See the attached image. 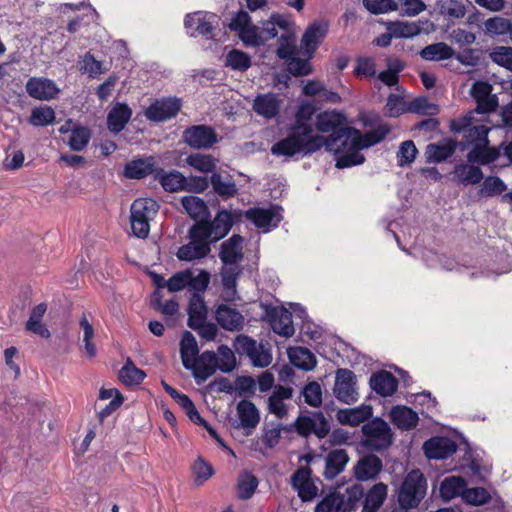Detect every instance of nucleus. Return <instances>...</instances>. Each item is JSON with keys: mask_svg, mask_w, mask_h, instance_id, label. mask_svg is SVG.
I'll list each match as a JSON object with an SVG mask.
<instances>
[{"mask_svg": "<svg viewBox=\"0 0 512 512\" xmlns=\"http://www.w3.org/2000/svg\"><path fill=\"white\" fill-rule=\"evenodd\" d=\"M321 135H309L308 127H290L287 135L271 146V154L292 158L296 155L309 156L323 147Z\"/></svg>", "mask_w": 512, "mask_h": 512, "instance_id": "f257e3e1", "label": "nucleus"}, {"mask_svg": "<svg viewBox=\"0 0 512 512\" xmlns=\"http://www.w3.org/2000/svg\"><path fill=\"white\" fill-rule=\"evenodd\" d=\"M490 128L484 124H476L463 134L458 143L461 150L469 149L467 161L487 165L497 160L499 153L495 148L489 147L488 133Z\"/></svg>", "mask_w": 512, "mask_h": 512, "instance_id": "f03ea898", "label": "nucleus"}, {"mask_svg": "<svg viewBox=\"0 0 512 512\" xmlns=\"http://www.w3.org/2000/svg\"><path fill=\"white\" fill-rule=\"evenodd\" d=\"M345 124V115L337 110L324 111L316 116V129L321 133H330L327 137L321 136L326 150H337V143L348 139V133L345 130L351 127Z\"/></svg>", "mask_w": 512, "mask_h": 512, "instance_id": "7ed1b4c3", "label": "nucleus"}, {"mask_svg": "<svg viewBox=\"0 0 512 512\" xmlns=\"http://www.w3.org/2000/svg\"><path fill=\"white\" fill-rule=\"evenodd\" d=\"M427 482L419 469L411 470L404 478L397 495L401 509L409 510L418 507L426 495Z\"/></svg>", "mask_w": 512, "mask_h": 512, "instance_id": "20e7f679", "label": "nucleus"}, {"mask_svg": "<svg viewBox=\"0 0 512 512\" xmlns=\"http://www.w3.org/2000/svg\"><path fill=\"white\" fill-rule=\"evenodd\" d=\"M364 438L361 445L369 450L381 452L393 443V433L388 423L380 417H375L365 423L362 428Z\"/></svg>", "mask_w": 512, "mask_h": 512, "instance_id": "39448f33", "label": "nucleus"}, {"mask_svg": "<svg viewBox=\"0 0 512 512\" xmlns=\"http://www.w3.org/2000/svg\"><path fill=\"white\" fill-rule=\"evenodd\" d=\"M158 210V203L151 198L134 200L130 208V223L136 237L144 239L149 235V222L156 216Z\"/></svg>", "mask_w": 512, "mask_h": 512, "instance_id": "423d86ee", "label": "nucleus"}, {"mask_svg": "<svg viewBox=\"0 0 512 512\" xmlns=\"http://www.w3.org/2000/svg\"><path fill=\"white\" fill-rule=\"evenodd\" d=\"M284 431H295L301 437H309L314 434L319 439H324L330 433L331 427L328 419L321 411L312 412L310 415H299L295 421L283 427Z\"/></svg>", "mask_w": 512, "mask_h": 512, "instance_id": "0eeeda50", "label": "nucleus"}, {"mask_svg": "<svg viewBox=\"0 0 512 512\" xmlns=\"http://www.w3.org/2000/svg\"><path fill=\"white\" fill-rule=\"evenodd\" d=\"M205 229L200 225H193L188 231L190 241L182 245L176 256L181 261H193L206 257L210 251L212 243L204 232Z\"/></svg>", "mask_w": 512, "mask_h": 512, "instance_id": "6e6552de", "label": "nucleus"}, {"mask_svg": "<svg viewBox=\"0 0 512 512\" xmlns=\"http://www.w3.org/2000/svg\"><path fill=\"white\" fill-rule=\"evenodd\" d=\"M233 349L240 356H247L256 367H267L272 362V355L262 343H257L251 337L240 334L235 337Z\"/></svg>", "mask_w": 512, "mask_h": 512, "instance_id": "1a4fd4ad", "label": "nucleus"}, {"mask_svg": "<svg viewBox=\"0 0 512 512\" xmlns=\"http://www.w3.org/2000/svg\"><path fill=\"white\" fill-rule=\"evenodd\" d=\"M219 25V17L211 12L196 11L185 16L184 26L190 37L202 36L206 39L214 37V30Z\"/></svg>", "mask_w": 512, "mask_h": 512, "instance_id": "9d476101", "label": "nucleus"}, {"mask_svg": "<svg viewBox=\"0 0 512 512\" xmlns=\"http://www.w3.org/2000/svg\"><path fill=\"white\" fill-rule=\"evenodd\" d=\"M245 217L266 233L276 228L282 221V208L278 205H270L267 208L253 207L245 212Z\"/></svg>", "mask_w": 512, "mask_h": 512, "instance_id": "9b49d317", "label": "nucleus"}, {"mask_svg": "<svg viewBox=\"0 0 512 512\" xmlns=\"http://www.w3.org/2000/svg\"><path fill=\"white\" fill-rule=\"evenodd\" d=\"M182 138L188 146L194 149H210L219 141L215 129L205 124L187 127L183 131Z\"/></svg>", "mask_w": 512, "mask_h": 512, "instance_id": "f8f14e48", "label": "nucleus"}, {"mask_svg": "<svg viewBox=\"0 0 512 512\" xmlns=\"http://www.w3.org/2000/svg\"><path fill=\"white\" fill-rule=\"evenodd\" d=\"M333 393L340 402L345 404L358 401L359 394L356 389V376L353 371L344 368L336 371Z\"/></svg>", "mask_w": 512, "mask_h": 512, "instance_id": "ddd939ff", "label": "nucleus"}, {"mask_svg": "<svg viewBox=\"0 0 512 512\" xmlns=\"http://www.w3.org/2000/svg\"><path fill=\"white\" fill-rule=\"evenodd\" d=\"M181 101L178 98H162L155 100L145 110V117L152 122H164L174 118L181 109Z\"/></svg>", "mask_w": 512, "mask_h": 512, "instance_id": "4468645a", "label": "nucleus"}, {"mask_svg": "<svg viewBox=\"0 0 512 512\" xmlns=\"http://www.w3.org/2000/svg\"><path fill=\"white\" fill-rule=\"evenodd\" d=\"M328 33V24L324 21H314L305 29L300 41L301 52L312 58L317 48Z\"/></svg>", "mask_w": 512, "mask_h": 512, "instance_id": "2eb2a0df", "label": "nucleus"}, {"mask_svg": "<svg viewBox=\"0 0 512 512\" xmlns=\"http://www.w3.org/2000/svg\"><path fill=\"white\" fill-rule=\"evenodd\" d=\"M194 225H200L205 229L207 238L212 242H217L228 234L233 226L232 214L227 210H221L212 221L208 218L205 221H198Z\"/></svg>", "mask_w": 512, "mask_h": 512, "instance_id": "dca6fc26", "label": "nucleus"}, {"mask_svg": "<svg viewBox=\"0 0 512 512\" xmlns=\"http://www.w3.org/2000/svg\"><path fill=\"white\" fill-rule=\"evenodd\" d=\"M266 318L270 323L272 330L283 337H291L294 332V325L292 321V313L284 307L267 306Z\"/></svg>", "mask_w": 512, "mask_h": 512, "instance_id": "f3484780", "label": "nucleus"}, {"mask_svg": "<svg viewBox=\"0 0 512 512\" xmlns=\"http://www.w3.org/2000/svg\"><path fill=\"white\" fill-rule=\"evenodd\" d=\"M347 138H349V136ZM337 144V150H327L328 152L338 155L335 163L336 168H349L361 165L365 162V156L360 153L361 149L356 148V145H354L350 139H343Z\"/></svg>", "mask_w": 512, "mask_h": 512, "instance_id": "a211bd4d", "label": "nucleus"}, {"mask_svg": "<svg viewBox=\"0 0 512 512\" xmlns=\"http://www.w3.org/2000/svg\"><path fill=\"white\" fill-rule=\"evenodd\" d=\"M345 131L348 133L350 141L356 145V148L367 149L383 141L389 134L390 127L387 124H380L365 134H362L354 127L346 129Z\"/></svg>", "mask_w": 512, "mask_h": 512, "instance_id": "6ab92c4d", "label": "nucleus"}, {"mask_svg": "<svg viewBox=\"0 0 512 512\" xmlns=\"http://www.w3.org/2000/svg\"><path fill=\"white\" fill-rule=\"evenodd\" d=\"M424 454L428 459H446L457 450L456 443L448 437L436 436L423 444Z\"/></svg>", "mask_w": 512, "mask_h": 512, "instance_id": "aec40b11", "label": "nucleus"}, {"mask_svg": "<svg viewBox=\"0 0 512 512\" xmlns=\"http://www.w3.org/2000/svg\"><path fill=\"white\" fill-rule=\"evenodd\" d=\"M283 100L278 94L263 93L258 94L253 100V111L265 119H273L277 117L281 110Z\"/></svg>", "mask_w": 512, "mask_h": 512, "instance_id": "412c9836", "label": "nucleus"}, {"mask_svg": "<svg viewBox=\"0 0 512 512\" xmlns=\"http://www.w3.org/2000/svg\"><path fill=\"white\" fill-rule=\"evenodd\" d=\"M27 94L37 100L49 101L60 92L53 80L41 77H31L26 85Z\"/></svg>", "mask_w": 512, "mask_h": 512, "instance_id": "4be33fe9", "label": "nucleus"}, {"mask_svg": "<svg viewBox=\"0 0 512 512\" xmlns=\"http://www.w3.org/2000/svg\"><path fill=\"white\" fill-rule=\"evenodd\" d=\"M243 237L233 234L229 239L222 242L219 258L224 265H236L243 260Z\"/></svg>", "mask_w": 512, "mask_h": 512, "instance_id": "5701e85b", "label": "nucleus"}, {"mask_svg": "<svg viewBox=\"0 0 512 512\" xmlns=\"http://www.w3.org/2000/svg\"><path fill=\"white\" fill-rule=\"evenodd\" d=\"M216 369H218L216 353L204 351L201 355L197 356L195 366L190 371H192L196 382L200 384L211 377Z\"/></svg>", "mask_w": 512, "mask_h": 512, "instance_id": "b1692460", "label": "nucleus"}, {"mask_svg": "<svg viewBox=\"0 0 512 512\" xmlns=\"http://www.w3.org/2000/svg\"><path fill=\"white\" fill-rule=\"evenodd\" d=\"M157 168L153 156L134 159L124 166L123 175L128 179H143L148 175H153L155 178Z\"/></svg>", "mask_w": 512, "mask_h": 512, "instance_id": "393cba45", "label": "nucleus"}, {"mask_svg": "<svg viewBox=\"0 0 512 512\" xmlns=\"http://www.w3.org/2000/svg\"><path fill=\"white\" fill-rule=\"evenodd\" d=\"M215 319L223 329L228 331H239L244 324L243 315L236 308L226 304H220L216 308Z\"/></svg>", "mask_w": 512, "mask_h": 512, "instance_id": "a878e982", "label": "nucleus"}, {"mask_svg": "<svg viewBox=\"0 0 512 512\" xmlns=\"http://www.w3.org/2000/svg\"><path fill=\"white\" fill-rule=\"evenodd\" d=\"M370 388L382 397L392 396L398 388V380L386 370L372 374L369 380Z\"/></svg>", "mask_w": 512, "mask_h": 512, "instance_id": "bb28decb", "label": "nucleus"}, {"mask_svg": "<svg viewBox=\"0 0 512 512\" xmlns=\"http://www.w3.org/2000/svg\"><path fill=\"white\" fill-rule=\"evenodd\" d=\"M382 468L381 459L374 454H369L359 459L354 467V474L356 479L367 481L375 479L382 471Z\"/></svg>", "mask_w": 512, "mask_h": 512, "instance_id": "cd10ccee", "label": "nucleus"}, {"mask_svg": "<svg viewBox=\"0 0 512 512\" xmlns=\"http://www.w3.org/2000/svg\"><path fill=\"white\" fill-rule=\"evenodd\" d=\"M132 109L126 103L117 102L107 115V128L110 132L120 133L132 117Z\"/></svg>", "mask_w": 512, "mask_h": 512, "instance_id": "c85d7f7f", "label": "nucleus"}, {"mask_svg": "<svg viewBox=\"0 0 512 512\" xmlns=\"http://www.w3.org/2000/svg\"><path fill=\"white\" fill-rule=\"evenodd\" d=\"M349 461L348 453L345 449H333L325 457V468L323 476L327 480L336 478L342 473Z\"/></svg>", "mask_w": 512, "mask_h": 512, "instance_id": "c756f323", "label": "nucleus"}, {"mask_svg": "<svg viewBox=\"0 0 512 512\" xmlns=\"http://www.w3.org/2000/svg\"><path fill=\"white\" fill-rule=\"evenodd\" d=\"M293 389L287 386H276L272 395L268 398V411L275 415L278 419H283L288 414L285 400L291 399Z\"/></svg>", "mask_w": 512, "mask_h": 512, "instance_id": "7c9ffc66", "label": "nucleus"}, {"mask_svg": "<svg viewBox=\"0 0 512 512\" xmlns=\"http://www.w3.org/2000/svg\"><path fill=\"white\" fill-rule=\"evenodd\" d=\"M373 413L371 405L362 404L355 408L339 409L336 417L342 425L358 426L370 419Z\"/></svg>", "mask_w": 512, "mask_h": 512, "instance_id": "2f4dec72", "label": "nucleus"}, {"mask_svg": "<svg viewBox=\"0 0 512 512\" xmlns=\"http://www.w3.org/2000/svg\"><path fill=\"white\" fill-rule=\"evenodd\" d=\"M458 146L454 139H444L439 143H430L426 147L425 155L429 163H441L451 157Z\"/></svg>", "mask_w": 512, "mask_h": 512, "instance_id": "473e14b6", "label": "nucleus"}, {"mask_svg": "<svg viewBox=\"0 0 512 512\" xmlns=\"http://www.w3.org/2000/svg\"><path fill=\"white\" fill-rule=\"evenodd\" d=\"M154 180L158 181L164 191L169 193L185 190L186 177L178 170L165 171L159 167Z\"/></svg>", "mask_w": 512, "mask_h": 512, "instance_id": "72a5a7b5", "label": "nucleus"}, {"mask_svg": "<svg viewBox=\"0 0 512 512\" xmlns=\"http://www.w3.org/2000/svg\"><path fill=\"white\" fill-rule=\"evenodd\" d=\"M390 419L397 428L407 431L414 429L419 421L418 414L405 405L392 407Z\"/></svg>", "mask_w": 512, "mask_h": 512, "instance_id": "f704fd0d", "label": "nucleus"}, {"mask_svg": "<svg viewBox=\"0 0 512 512\" xmlns=\"http://www.w3.org/2000/svg\"><path fill=\"white\" fill-rule=\"evenodd\" d=\"M207 306L203 295L192 293L188 304V326L196 330L207 318Z\"/></svg>", "mask_w": 512, "mask_h": 512, "instance_id": "c9c22d12", "label": "nucleus"}, {"mask_svg": "<svg viewBox=\"0 0 512 512\" xmlns=\"http://www.w3.org/2000/svg\"><path fill=\"white\" fill-rule=\"evenodd\" d=\"M388 494V486L383 482L374 484L363 497L362 512H377L384 504Z\"/></svg>", "mask_w": 512, "mask_h": 512, "instance_id": "e433bc0d", "label": "nucleus"}, {"mask_svg": "<svg viewBox=\"0 0 512 512\" xmlns=\"http://www.w3.org/2000/svg\"><path fill=\"white\" fill-rule=\"evenodd\" d=\"M199 349L194 335L185 331L180 341V356L185 369L194 368Z\"/></svg>", "mask_w": 512, "mask_h": 512, "instance_id": "4c0bfd02", "label": "nucleus"}, {"mask_svg": "<svg viewBox=\"0 0 512 512\" xmlns=\"http://www.w3.org/2000/svg\"><path fill=\"white\" fill-rule=\"evenodd\" d=\"M236 410L242 428H256L260 421V415L254 403L249 400H241L237 404Z\"/></svg>", "mask_w": 512, "mask_h": 512, "instance_id": "58836bf2", "label": "nucleus"}, {"mask_svg": "<svg viewBox=\"0 0 512 512\" xmlns=\"http://www.w3.org/2000/svg\"><path fill=\"white\" fill-rule=\"evenodd\" d=\"M454 179L463 186L479 184L483 179V172L478 166L458 164L453 171Z\"/></svg>", "mask_w": 512, "mask_h": 512, "instance_id": "ea45409f", "label": "nucleus"}, {"mask_svg": "<svg viewBox=\"0 0 512 512\" xmlns=\"http://www.w3.org/2000/svg\"><path fill=\"white\" fill-rule=\"evenodd\" d=\"M210 183L214 193L223 200L234 197L238 192L236 183L230 176L223 177L219 173H213L210 177Z\"/></svg>", "mask_w": 512, "mask_h": 512, "instance_id": "a19ab883", "label": "nucleus"}, {"mask_svg": "<svg viewBox=\"0 0 512 512\" xmlns=\"http://www.w3.org/2000/svg\"><path fill=\"white\" fill-rule=\"evenodd\" d=\"M181 204L186 213L194 220L205 221L209 217L205 201L197 196L188 195L181 198Z\"/></svg>", "mask_w": 512, "mask_h": 512, "instance_id": "79ce46f5", "label": "nucleus"}, {"mask_svg": "<svg viewBox=\"0 0 512 512\" xmlns=\"http://www.w3.org/2000/svg\"><path fill=\"white\" fill-rule=\"evenodd\" d=\"M419 55L425 61L447 60L454 56V49L445 42H437L425 46Z\"/></svg>", "mask_w": 512, "mask_h": 512, "instance_id": "37998d69", "label": "nucleus"}, {"mask_svg": "<svg viewBox=\"0 0 512 512\" xmlns=\"http://www.w3.org/2000/svg\"><path fill=\"white\" fill-rule=\"evenodd\" d=\"M78 70L81 74L88 75L91 79H97L106 72L103 63L96 60L91 52H86L78 60Z\"/></svg>", "mask_w": 512, "mask_h": 512, "instance_id": "c03bdc74", "label": "nucleus"}, {"mask_svg": "<svg viewBox=\"0 0 512 512\" xmlns=\"http://www.w3.org/2000/svg\"><path fill=\"white\" fill-rule=\"evenodd\" d=\"M466 489V481L459 476H450L445 478L440 485V495L445 501H449L457 496L462 497Z\"/></svg>", "mask_w": 512, "mask_h": 512, "instance_id": "a18cd8bd", "label": "nucleus"}, {"mask_svg": "<svg viewBox=\"0 0 512 512\" xmlns=\"http://www.w3.org/2000/svg\"><path fill=\"white\" fill-rule=\"evenodd\" d=\"M291 362L298 368L303 370H311L316 365L315 356L307 349L303 347L291 348L288 351Z\"/></svg>", "mask_w": 512, "mask_h": 512, "instance_id": "49530a36", "label": "nucleus"}, {"mask_svg": "<svg viewBox=\"0 0 512 512\" xmlns=\"http://www.w3.org/2000/svg\"><path fill=\"white\" fill-rule=\"evenodd\" d=\"M275 52L277 57L282 60L290 59L292 56L297 55L295 32L288 31L282 33L278 39V46Z\"/></svg>", "mask_w": 512, "mask_h": 512, "instance_id": "de8ad7c7", "label": "nucleus"}, {"mask_svg": "<svg viewBox=\"0 0 512 512\" xmlns=\"http://www.w3.org/2000/svg\"><path fill=\"white\" fill-rule=\"evenodd\" d=\"M145 377V372L137 368L131 359H128L119 371V379L127 386L138 385Z\"/></svg>", "mask_w": 512, "mask_h": 512, "instance_id": "09e8293b", "label": "nucleus"}, {"mask_svg": "<svg viewBox=\"0 0 512 512\" xmlns=\"http://www.w3.org/2000/svg\"><path fill=\"white\" fill-rule=\"evenodd\" d=\"M386 29L392 33L394 38H412L421 32L416 23L402 21L388 22Z\"/></svg>", "mask_w": 512, "mask_h": 512, "instance_id": "8fccbe9b", "label": "nucleus"}, {"mask_svg": "<svg viewBox=\"0 0 512 512\" xmlns=\"http://www.w3.org/2000/svg\"><path fill=\"white\" fill-rule=\"evenodd\" d=\"M364 497V489L360 484H354L345 489L343 494L340 493V498L343 502V512H351L356 507L361 499Z\"/></svg>", "mask_w": 512, "mask_h": 512, "instance_id": "3c124183", "label": "nucleus"}, {"mask_svg": "<svg viewBox=\"0 0 512 512\" xmlns=\"http://www.w3.org/2000/svg\"><path fill=\"white\" fill-rule=\"evenodd\" d=\"M186 163L193 169L202 172L210 173L216 168V159L211 155L194 153L186 158Z\"/></svg>", "mask_w": 512, "mask_h": 512, "instance_id": "603ef678", "label": "nucleus"}, {"mask_svg": "<svg viewBox=\"0 0 512 512\" xmlns=\"http://www.w3.org/2000/svg\"><path fill=\"white\" fill-rule=\"evenodd\" d=\"M225 65L233 70L244 72L251 67V57L237 49H233L227 53Z\"/></svg>", "mask_w": 512, "mask_h": 512, "instance_id": "864d4df0", "label": "nucleus"}, {"mask_svg": "<svg viewBox=\"0 0 512 512\" xmlns=\"http://www.w3.org/2000/svg\"><path fill=\"white\" fill-rule=\"evenodd\" d=\"M315 113V108L311 103H302L296 113L294 123L290 125V127H308L309 135L313 134V128L309 121L312 119V116Z\"/></svg>", "mask_w": 512, "mask_h": 512, "instance_id": "5fc2aeb1", "label": "nucleus"}, {"mask_svg": "<svg viewBox=\"0 0 512 512\" xmlns=\"http://www.w3.org/2000/svg\"><path fill=\"white\" fill-rule=\"evenodd\" d=\"M55 121V112L49 106L34 108L31 112L29 123L33 126H47Z\"/></svg>", "mask_w": 512, "mask_h": 512, "instance_id": "6e6d98bb", "label": "nucleus"}, {"mask_svg": "<svg viewBox=\"0 0 512 512\" xmlns=\"http://www.w3.org/2000/svg\"><path fill=\"white\" fill-rule=\"evenodd\" d=\"M192 473L194 483L201 486L214 474V469L202 457H198L192 465Z\"/></svg>", "mask_w": 512, "mask_h": 512, "instance_id": "4d7b16f0", "label": "nucleus"}, {"mask_svg": "<svg viewBox=\"0 0 512 512\" xmlns=\"http://www.w3.org/2000/svg\"><path fill=\"white\" fill-rule=\"evenodd\" d=\"M79 326L83 331L85 353L89 358H94L97 355L96 347L92 343V338L94 337V328L85 315L81 317Z\"/></svg>", "mask_w": 512, "mask_h": 512, "instance_id": "13d9d810", "label": "nucleus"}, {"mask_svg": "<svg viewBox=\"0 0 512 512\" xmlns=\"http://www.w3.org/2000/svg\"><path fill=\"white\" fill-rule=\"evenodd\" d=\"M91 138L90 130L86 127H76L72 129L68 145L74 151H82L89 143Z\"/></svg>", "mask_w": 512, "mask_h": 512, "instance_id": "bf43d9fd", "label": "nucleus"}, {"mask_svg": "<svg viewBox=\"0 0 512 512\" xmlns=\"http://www.w3.org/2000/svg\"><path fill=\"white\" fill-rule=\"evenodd\" d=\"M218 369L224 373L231 372L236 366V358L231 348L221 345L217 350Z\"/></svg>", "mask_w": 512, "mask_h": 512, "instance_id": "052dcab7", "label": "nucleus"}, {"mask_svg": "<svg viewBox=\"0 0 512 512\" xmlns=\"http://www.w3.org/2000/svg\"><path fill=\"white\" fill-rule=\"evenodd\" d=\"M407 111L420 115H436L439 111L436 104L431 103L427 97H417L409 102Z\"/></svg>", "mask_w": 512, "mask_h": 512, "instance_id": "680f3d73", "label": "nucleus"}, {"mask_svg": "<svg viewBox=\"0 0 512 512\" xmlns=\"http://www.w3.org/2000/svg\"><path fill=\"white\" fill-rule=\"evenodd\" d=\"M418 150L412 140L402 142L397 151V164L400 167L410 165L414 162Z\"/></svg>", "mask_w": 512, "mask_h": 512, "instance_id": "e2e57ef3", "label": "nucleus"}, {"mask_svg": "<svg viewBox=\"0 0 512 512\" xmlns=\"http://www.w3.org/2000/svg\"><path fill=\"white\" fill-rule=\"evenodd\" d=\"M340 493L333 492L325 496L315 507L314 512H343Z\"/></svg>", "mask_w": 512, "mask_h": 512, "instance_id": "0e129e2a", "label": "nucleus"}, {"mask_svg": "<svg viewBox=\"0 0 512 512\" xmlns=\"http://www.w3.org/2000/svg\"><path fill=\"white\" fill-rule=\"evenodd\" d=\"M304 401L311 407H320L322 404V388L321 385L312 381L306 384L302 390Z\"/></svg>", "mask_w": 512, "mask_h": 512, "instance_id": "69168bd1", "label": "nucleus"}, {"mask_svg": "<svg viewBox=\"0 0 512 512\" xmlns=\"http://www.w3.org/2000/svg\"><path fill=\"white\" fill-rule=\"evenodd\" d=\"M506 188L505 183L499 177L489 176L484 180L479 190V195L482 197L499 195L503 193Z\"/></svg>", "mask_w": 512, "mask_h": 512, "instance_id": "338daca9", "label": "nucleus"}, {"mask_svg": "<svg viewBox=\"0 0 512 512\" xmlns=\"http://www.w3.org/2000/svg\"><path fill=\"white\" fill-rule=\"evenodd\" d=\"M492 62L512 71V47L498 46L489 53Z\"/></svg>", "mask_w": 512, "mask_h": 512, "instance_id": "774afa93", "label": "nucleus"}]
</instances>
